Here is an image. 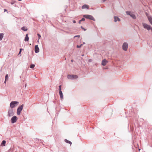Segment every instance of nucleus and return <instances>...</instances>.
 <instances>
[{
	"label": "nucleus",
	"mask_w": 152,
	"mask_h": 152,
	"mask_svg": "<svg viewBox=\"0 0 152 152\" xmlns=\"http://www.w3.org/2000/svg\"><path fill=\"white\" fill-rule=\"evenodd\" d=\"M61 85H60L59 86V89H58L59 91H61Z\"/></svg>",
	"instance_id": "5701e85b"
},
{
	"label": "nucleus",
	"mask_w": 152,
	"mask_h": 152,
	"mask_svg": "<svg viewBox=\"0 0 152 152\" xmlns=\"http://www.w3.org/2000/svg\"><path fill=\"white\" fill-rule=\"evenodd\" d=\"M83 45V44H81L80 45H77L76 47H77V48H80Z\"/></svg>",
	"instance_id": "b1692460"
},
{
	"label": "nucleus",
	"mask_w": 152,
	"mask_h": 152,
	"mask_svg": "<svg viewBox=\"0 0 152 152\" xmlns=\"http://www.w3.org/2000/svg\"><path fill=\"white\" fill-rule=\"evenodd\" d=\"M83 17L86 19H88L93 21H95V19L94 17L92 15H83Z\"/></svg>",
	"instance_id": "20e7f679"
},
{
	"label": "nucleus",
	"mask_w": 152,
	"mask_h": 152,
	"mask_svg": "<svg viewBox=\"0 0 152 152\" xmlns=\"http://www.w3.org/2000/svg\"><path fill=\"white\" fill-rule=\"evenodd\" d=\"M82 18V19L81 20V21H84L85 20V19L84 18Z\"/></svg>",
	"instance_id": "cd10ccee"
},
{
	"label": "nucleus",
	"mask_w": 152,
	"mask_h": 152,
	"mask_svg": "<svg viewBox=\"0 0 152 152\" xmlns=\"http://www.w3.org/2000/svg\"><path fill=\"white\" fill-rule=\"evenodd\" d=\"M128 44L127 42H124L123 44L122 48L123 50L126 51L127 50Z\"/></svg>",
	"instance_id": "6e6552de"
},
{
	"label": "nucleus",
	"mask_w": 152,
	"mask_h": 152,
	"mask_svg": "<svg viewBox=\"0 0 152 152\" xmlns=\"http://www.w3.org/2000/svg\"><path fill=\"white\" fill-rule=\"evenodd\" d=\"M80 37V35H76V36H75L74 37H78V38H79Z\"/></svg>",
	"instance_id": "c756f323"
},
{
	"label": "nucleus",
	"mask_w": 152,
	"mask_h": 152,
	"mask_svg": "<svg viewBox=\"0 0 152 152\" xmlns=\"http://www.w3.org/2000/svg\"><path fill=\"white\" fill-rule=\"evenodd\" d=\"M85 44V43L84 42H83V45Z\"/></svg>",
	"instance_id": "4c0bfd02"
},
{
	"label": "nucleus",
	"mask_w": 152,
	"mask_h": 152,
	"mask_svg": "<svg viewBox=\"0 0 152 152\" xmlns=\"http://www.w3.org/2000/svg\"><path fill=\"white\" fill-rule=\"evenodd\" d=\"M84 54H83V55H82V56H84Z\"/></svg>",
	"instance_id": "58836bf2"
},
{
	"label": "nucleus",
	"mask_w": 152,
	"mask_h": 152,
	"mask_svg": "<svg viewBox=\"0 0 152 152\" xmlns=\"http://www.w3.org/2000/svg\"><path fill=\"white\" fill-rule=\"evenodd\" d=\"M21 29L24 31H26L27 30V28L26 26H23L21 28Z\"/></svg>",
	"instance_id": "f3484780"
},
{
	"label": "nucleus",
	"mask_w": 152,
	"mask_h": 152,
	"mask_svg": "<svg viewBox=\"0 0 152 152\" xmlns=\"http://www.w3.org/2000/svg\"><path fill=\"white\" fill-rule=\"evenodd\" d=\"M67 78L68 79L71 80H73L74 79H76L78 78V76L76 75H68L67 76Z\"/></svg>",
	"instance_id": "39448f33"
},
{
	"label": "nucleus",
	"mask_w": 152,
	"mask_h": 152,
	"mask_svg": "<svg viewBox=\"0 0 152 152\" xmlns=\"http://www.w3.org/2000/svg\"><path fill=\"white\" fill-rule=\"evenodd\" d=\"M24 105L22 104L19 106L17 108V114L18 115H20Z\"/></svg>",
	"instance_id": "7ed1b4c3"
},
{
	"label": "nucleus",
	"mask_w": 152,
	"mask_h": 152,
	"mask_svg": "<svg viewBox=\"0 0 152 152\" xmlns=\"http://www.w3.org/2000/svg\"><path fill=\"white\" fill-rule=\"evenodd\" d=\"M35 52L36 53H37L39 52V48L38 47V45H36L35 46V49H34Z\"/></svg>",
	"instance_id": "9d476101"
},
{
	"label": "nucleus",
	"mask_w": 152,
	"mask_h": 152,
	"mask_svg": "<svg viewBox=\"0 0 152 152\" xmlns=\"http://www.w3.org/2000/svg\"><path fill=\"white\" fill-rule=\"evenodd\" d=\"M26 85H27V84H25V87H26Z\"/></svg>",
	"instance_id": "c9c22d12"
},
{
	"label": "nucleus",
	"mask_w": 152,
	"mask_h": 152,
	"mask_svg": "<svg viewBox=\"0 0 152 152\" xmlns=\"http://www.w3.org/2000/svg\"><path fill=\"white\" fill-rule=\"evenodd\" d=\"M120 19L118 17L115 16L114 17V21L115 22H116L117 21H120Z\"/></svg>",
	"instance_id": "f8f14e48"
},
{
	"label": "nucleus",
	"mask_w": 152,
	"mask_h": 152,
	"mask_svg": "<svg viewBox=\"0 0 152 152\" xmlns=\"http://www.w3.org/2000/svg\"><path fill=\"white\" fill-rule=\"evenodd\" d=\"M107 62L108 61L104 59L102 61V65L103 66H105Z\"/></svg>",
	"instance_id": "9b49d317"
},
{
	"label": "nucleus",
	"mask_w": 152,
	"mask_h": 152,
	"mask_svg": "<svg viewBox=\"0 0 152 152\" xmlns=\"http://www.w3.org/2000/svg\"><path fill=\"white\" fill-rule=\"evenodd\" d=\"M6 81H5H5H4V83H6Z\"/></svg>",
	"instance_id": "e433bc0d"
},
{
	"label": "nucleus",
	"mask_w": 152,
	"mask_h": 152,
	"mask_svg": "<svg viewBox=\"0 0 152 152\" xmlns=\"http://www.w3.org/2000/svg\"><path fill=\"white\" fill-rule=\"evenodd\" d=\"M8 79V76L7 74L5 76V81L7 80Z\"/></svg>",
	"instance_id": "412c9836"
},
{
	"label": "nucleus",
	"mask_w": 152,
	"mask_h": 152,
	"mask_svg": "<svg viewBox=\"0 0 152 152\" xmlns=\"http://www.w3.org/2000/svg\"><path fill=\"white\" fill-rule=\"evenodd\" d=\"M18 119L15 116H13L11 119V122L12 124L16 122L17 120Z\"/></svg>",
	"instance_id": "1a4fd4ad"
},
{
	"label": "nucleus",
	"mask_w": 152,
	"mask_h": 152,
	"mask_svg": "<svg viewBox=\"0 0 152 152\" xmlns=\"http://www.w3.org/2000/svg\"><path fill=\"white\" fill-rule=\"evenodd\" d=\"M35 66V65L34 64H31L30 66V67L31 68V69H33L34 68Z\"/></svg>",
	"instance_id": "4be33fe9"
},
{
	"label": "nucleus",
	"mask_w": 152,
	"mask_h": 152,
	"mask_svg": "<svg viewBox=\"0 0 152 152\" xmlns=\"http://www.w3.org/2000/svg\"><path fill=\"white\" fill-rule=\"evenodd\" d=\"M142 24L145 29H147L148 31L151 30L152 32V27L150 25L144 23H142Z\"/></svg>",
	"instance_id": "f257e3e1"
},
{
	"label": "nucleus",
	"mask_w": 152,
	"mask_h": 152,
	"mask_svg": "<svg viewBox=\"0 0 152 152\" xmlns=\"http://www.w3.org/2000/svg\"><path fill=\"white\" fill-rule=\"evenodd\" d=\"M103 2H104L106 1V0H102Z\"/></svg>",
	"instance_id": "f704fd0d"
},
{
	"label": "nucleus",
	"mask_w": 152,
	"mask_h": 152,
	"mask_svg": "<svg viewBox=\"0 0 152 152\" xmlns=\"http://www.w3.org/2000/svg\"><path fill=\"white\" fill-rule=\"evenodd\" d=\"M37 35L38 36V37L39 39H40L41 37V35L39 34H37Z\"/></svg>",
	"instance_id": "a878e982"
},
{
	"label": "nucleus",
	"mask_w": 152,
	"mask_h": 152,
	"mask_svg": "<svg viewBox=\"0 0 152 152\" xmlns=\"http://www.w3.org/2000/svg\"><path fill=\"white\" fill-rule=\"evenodd\" d=\"M64 141H65L66 142V143H69V144H70V145H71L72 144V142H71L70 141H69V140H67V139H65L64 140Z\"/></svg>",
	"instance_id": "a211bd4d"
},
{
	"label": "nucleus",
	"mask_w": 152,
	"mask_h": 152,
	"mask_svg": "<svg viewBox=\"0 0 152 152\" xmlns=\"http://www.w3.org/2000/svg\"><path fill=\"white\" fill-rule=\"evenodd\" d=\"M81 28L82 29H83L84 31H86V29H85L82 26H81Z\"/></svg>",
	"instance_id": "c85d7f7f"
},
{
	"label": "nucleus",
	"mask_w": 152,
	"mask_h": 152,
	"mask_svg": "<svg viewBox=\"0 0 152 152\" xmlns=\"http://www.w3.org/2000/svg\"><path fill=\"white\" fill-rule=\"evenodd\" d=\"M19 102L17 101H12L10 104V106L11 109L13 108L19 104Z\"/></svg>",
	"instance_id": "f03ea898"
},
{
	"label": "nucleus",
	"mask_w": 152,
	"mask_h": 152,
	"mask_svg": "<svg viewBox=\"0 0 152 152\" xmlns=\"http://www.w3.org/2000/svg\"><path fill=\"white\" fill-rule=\"evenodd\" d=\"M59 94H60V96L61 98V100H62L63 99V93L62 92V91H59Z\"/></svg>",
	"instance_id": "4468645a"
},
{
	"label": "nucleus",
	"mask_w": 152,
	"mask_h": 152,
	"mask_svg": "<svg viewBox=\"0 0 152 152\" xmlns=\"http://www.w3.org/2000/svg\"><path fill=\"white\" fill-rule=\"evenodd\" d=\"M14 115L13 110L12 109H9L8 112L7 116L10 117Z\"/></svg>",
	"instance_id": "423d86ee"
},
{
	"label": "nucleus",
	"mask_w": 152,
	"mask_h": 152,
	"mask_svg": "<svg viewBox=\"0 0 152 152\" xmlns=\"http://www.w3.org/2000/svg\"><path fill=\"white\" fill-rule=\"evenodd\" d=\"M4 37L3 34L0 33V40H1Z\"/></svg>",
	"instance_id": "6ab92c4d"
},
{
	"label": "nucleus",
	"mask_w": 152,
	"mask_h": 152,
	"mask_svg": "<svg viewBox=\"0 0 152 152\" xmlns=\"http://www.w3.org/2000/svg\"><path fill=\"white\" fill-rule=\"evenodd\" d=\"M74 61V60H73V59H72L71 60V61L72 62H73Z\"/></svg>",
	"instance_id": "72a5a7b5"
},
{
	"label": "nucleus",
	"mask_w": 152,
	"mask_h": 152,
	"mask_svg": "<svg viewBox=\"0 0 152 152\" xmlns=\"http://www.w3.org/2000/svg\"><path fill=\"white\" fill-rule=\"evenodd\" d=\"M73 23H76V21H75V20H73Z\"/></svg>",
	"instance_id": "2f4dec72"
},
{
	"label": "nucleus",
	"mask_w": 152,
	"mask_h": 152,
	"mask_svg": "<svg viewBox=\"0 0 152 152\" xmlns=\"http://www.w3.org/2000/svg\"><path fill=\"white\" fill-rule=\"evenodd\" d=\"M126 13L128 15H129L133 19H135L136 18V16L135 15L132 13L130 11H126Z\"/></svg>",
	"instance_id": "0eeeda50"
},
{
	"label": "nucleus",
	"mask_w": 152,
	"mask_h": 152,
	"mask_svg": "<svg viewBox=\"0 0 152 152\" xmlns=\"http://www.w3.org/2000/svg\"><path fill=\"white\" fill-rule=\"evenodd\" d=\"M29 38L28 37V34H27L26 35V37L24 39V41L26 42L28 41L29 40Z\"/></svg>",
	"instance_id": "dca6fc26"
},
{
	"label": "nucleus",
	"mask_w": 152,
	"mask_h": 152,
	"mask_svg": "<svg viewBox=\"0 0 152 152\" xmlns=\"http://www.w3.org/2000/svg\"><path fill=\"white\" fill-rule=\"evenodd\" d=\"M15 3V1H12L11 2L10 4H14Z\"/></svg>",
	"instance_id": "bb28decb"
},
{
	"label": "nucleus",
	"mask_w": 152,
	"mask_h": 152,
	"mask_svg": "<svg viewBox=\"0 0 152 152\" xmlns=\"http://www.w3.org/2000/svg\"><path fill=\"white\" fill-rule=\"evenodd\" d=\"M6 142L5 140H3L2 142H1V145H3V146H5V145Z\"/></svg>",
	"instance_id": "aec40b11"
},
{
	"label": "nucleus",
	"mask_w": 152,
	"mask_h": 152,
	"mask_svg": "<svg viewBox=\"0 0 152 152\" xmlns=\"http://www.w3.org/2000/svg\"><path fill=\"white\" fill-rule=\"evenodd\" d=\"M81 20H79V24H80V23H81Z\"/></svg>",
	"instance_id": "473e14b6"
},
{
	"label": "nucleus",
	"mask_w": 152,
	"mask_h": 152,
	"mask_svg": "<svg viewBox=\"0 0 152 152\" xmlns=\"http://www.w3.org/2000/svg\"><path fill=\"white\" fill-rule=\"evenodd\" d=\"M23 50V49L20 48V51H19L18 55H19V54H20V53H21V51L22 50Z\"/></svg>",
	"instance_id": "393cba45"
},
{
	"label": "nucleus",
	"mask_w": 152,
	"mask_h": 152,
	"mask_svg": "<svg viewBox=\"0 0 152 152\" xmlns=\"http://www.w3.org/2000/svg\"><path fill=\"white\" fill-rule=\"evenodd\" d=\"M86 8L88 9L89 8V6L86 4H84L83 5L82 7V9H84Z\"/></svg>",
	"instance_id": "2eb2a0df"
},
{
	"label": "nucleus",
	"mask_w": 152,
	"mask_h": 152,
	"mask_svg": "<svg viewBox=\"0 0 152 152\" xmlns=\"http://www.w3.org/2000/svg\"><path fill=\"white\" fill-rule=\"evenodd\" d=\"M148 18L150 23L152 25V18L151 16H148Z\"/></svg>",
	"instance_id": "ddd939ff"
},
{
	"label": "nucleus",
	"mask_w": 152,
	"mask_h": 152,
	"mask_svg": "<svg viewBox=\"0 0 152 152\" xmlns=\"http://www.w3.org/2000/svg\"><path fill=\"white\" fill-rule=\"evenodd\" d=\"M7 10L6 9H4V12H5L6 11H7Z\"/></svg>",
	"instance_id": "7c9ffc66"
}]
</instances>
